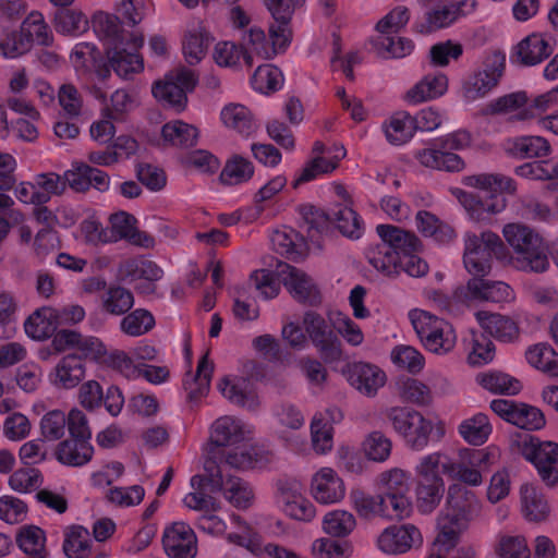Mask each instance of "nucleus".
Listing matches in <instances>:
<instances>
[{"label":"nucleus","mask_w":558,"mask_h":558,"mask_svg":"<svg viewBox=\"0 0 558 558\" xmlns=\"http://www.w3.org/2000/svg\"><path fill=\"white\" fill-rule=\"evenodd\" d=\"M357 526V519L353 512L342 508H335L324 513L322 531L325 535L342 539L349 537Z\"/></svg>","instance_id":"obj_48"},{"label":"nucleus","mask_w":558,"mask_h":558,"mask_svg":"<svg viewBox=\"0 0 558 558\" xmlns=\"http://www.w3.org/2000/svg\"><path fill=\"white\" fill-rule=\"evenodd\" d=\"M308 235L312 240L316 235L328 231L331 221L337 223L339 231L347 238L360 239L364 232L361 217L349 206L338 205L330 214L315 207H310L304 213Z\"/></svg>","instance_id":"obj_9"},{"label":"nucleus","mask_w":558,"mask_h":558,"mask_svg":"<svg viewBox=\"0 0 558 558\" xmlns=\"http://www.w3.org/2000/svg\"><path fill=\"white\" fill-rule=\"evenodd\" d=\"M59 326V310L51 306L37 308L24 322L26 336L35 341H45L51 338Z\"/></svg>","instance_id":"obj_41"},{"label":"nucleus","mask_w":558,"mask_h":558,"mask_svg":"<svg viewBox=\"0 0 558 558\" xmlns=\"http://www.w3.org/2000/svg\"><path fill=\"white\" fill-rule=\"evenodd\" d=\"M465 269L473 276H485L489 272L493 257L500 258L505 246L498 234L486 230L481 234L465 232L463 235Z\"/></svg>","instance_id":"obj_8"},{"label":"nucleus","mask_w":558,"mask_h":558,"mask_svg":"<svg viewBox=\"0 0 558 558\" xmlns=\"http://www.w3.org/2000/svg\"><path fill=\"white\" fill-rule=\"evenodd\" d=\"M225 456V465L240 471L264 469L272 462V454L259 447L233 446Z\"/></svg>","instance_id":"obj_42"},{"label":"nucleus","mask_w":558,"mask_h":558,"mask_svg":"<svg viewBox=\"0 0 558 558\" xmlns=\"http://www.w3.org/2000/svg\"><path fill=\"white\" fill-rule=\"evenodd\" d=\"M376 232L381 244L368 252L369 264L385 276L392 277L400 272L403 256L418 253L421 240L413 233L392 225H378Z\"/></svg>","instance_id":"obj_4"},{"label":"nucleus","mask_w":558,"mask_h":558,"mask_svg":"<svg viewBox=\"0 0 558 558\" xmlns=\"http://www.w3.org/2000/svg\"><path fill=\"white\" fill-rule=\"evenodd\" d=\"M253 427L234 416H221L210 427V440L217 446H236L253 437Z\"/></svg>","instance_id":"obj_31"},{"label":"nucleus","mask_w":558,"mask_h":558,"mask_svg":"<svg viewBox=\"0 0 558 558\" xmlns=\"http://www.w3.org/2000/svg\"><path fill=\"white\" fill-rule=\"evenodd\" d=\"M468 352V363L472 366H483L490 363L495 356V345L483 333L472 329L464 338Z\"/></svg>","instance_id":"obj_58"},{"label":"nucleus","mask_w":558,"mask_h":558,"mask_svg":"<svg viewBox=\"0 0 558 558\" xmlns=\"http://www.w3.org/2000/svg\"><path fill=\"white\" fill-rule=\"evenodd\" d=\"M493 425L485 413L478 412L465 417L458 425L459 436L471 446H482L490 437Z\"/></svg>","instance_id":"obj_52"},{"label":"nucleus","mask_w":558,"mask_h":558,"mask_svg":"<svg viewBox=\"0 0 558 558\" xmlns=\"http://www.w3.org/2000/svg\"><path fill=\"white\" fill-rule=\"evenodd\" d=\"M162 544L169 558H195L197 554V536L183 521L173 522L165 527Z\"/></svg>","instance_id":"obj_22"},{"label":"nucleus","mask_w":558,"mask_h":558,"mask_svg":"<svg viewBox=\"0 0 558 558\" xmlns=\"http://www.w3.org/2000/svg\"><path fill=\"white\" fill-rule=\"evenodd\" d=\"M349 497L352 509L361 519L399 520L398 515L392 514L395 513L393 509L381 494L371 495L363 489L355 488L350 492Z\"/></svg>","instance_id":"obj_34"},{"label":"nucleus","mask_w":558,"mask_h":558,"mask_svg":"<svg viewBox=\"0 0 558 558\" xmlns=\"http://www.w3.org/2000/svg\"><path fill=\"white\" fill-rule=\"evenodd\" d=\"M440 457L432 453L424 454L414 466L415 502L417 510L423 514L432 513L440 505L445 495L446 485Z\"/></svg>","instance_id":"obj_6"},{"label":"nucleus","mask_w":558,"mask_h":558,"mask_svg":"<svg viewBox=\"0 0 558 558\" xmlns=\"http://www.w3.org/2000/svg\"><path fill=\"white\" fill-rule=\"evenodd\" d=\"M501 232L514 253L511 263L515 269L534 274L549 270V248L537 231L521 222H509Z\"/></svg>","instance_id":"obj_3"},{"label":"nucleus","mask_w":558,"mask_h":558,"mask_svg":"<svg viewBox=\"0 0 558 558\" xmlns=\"http://www.w3.org/2000/svg\"><path fill=\"white\" fill-rule=\"evenodd\" d=\"M520 511L527 522L542 523L549 520L551 507L543 489L533 483H524L519 489Z\"/></svg>","instance_id":"obj_32"},{"label":"nucleus","mask_w":558,"mask_h":558,"mask_svg":"<svg viewBox=\"0 0 558 558\" xmlns=\"http://www.w3.org/2000/svg\"><path fill=\"white\" fill-rule=\"evenodd\" d=\"M275 501L279 510L291 520L311 523L317 518L316 504L303 494L301 484L296 481H278Z\"/></svg>","instance_id":"obj_12"},{"label":"nucleus","mask_w":558,"mask_h":558,"mask_svg":"<svg viewBox=\"0 0 558 558\" xmlns=\"http://www.w3.org/2000/svg\"><path fill=\"white\" fill-rule=\"evenodd\" d=\"M520 451L536 469L539 477L547 486H556L558 480V444L541 441L524 435L520 442Z\"/></svg>","instance_id":"obj_14"},{"label":"nucleus","mask_w":558,"mask_h":558,"mask_svg":"<svg viewBox=\"0 0 558 558\" xmlns=\"http://www.w3.org/2000/svg\"><path fill=\"white\" fill-rule=\"evenodd\" d=\"M308 495L318 506L331 507L340 505L348 495L344 478L331 466H320L308 480Z\"/></svg>","instance_id":"obj_16"},{"label":"nucleus","mask_w":558,"mask_h":558,"mask_svg":"<svg viewBox=\"0 0 558 558\" xmlns=\"http://www.w3.org/2000/svg\"><path fill=\"white\" fill-rule=\"evenodd\" d=\"M198 129L182 120H172L161 128L163 144L171 147L189 148L197 144Z\"/></svg>","instance_id":"obj_50"},{"label":"nucleus","mask_w":558,"mask_h":558,"mask_svg":"<svg viewBox=\"0 0 558 558\" xmlns=\"http://www.w3.org/2000/svg\"><path fill=\"white\" fill-rule=\"evenodd\" d=\"M345 155L347 151L342 145L332 144L330 146H326L322 142H315L310 159L304 163L293 179V187H298L301 184L332 173Z\"/></svg>","instance_id":"obj_15"},{"label":"nucleus","mask_w":558,"mask_h":558,"mask_svg":"<svg viewBox=\"0 0 558 558\" xmlns=\"http://www.w3.org/2000/svg\"><path fill=\"white\" fill-rule=\"evenodd\" d=\"M109 234L111 243L120 240H128L143 246H150L153 238L137 231L136 219L126 211H118L109 217Z\"/></svg>","instance_id":"obj_43"},{"label":"nucleus","mask_w":558,"mask_h":558,"mask_svg":"<svg viewBox=\"0 0 558 558\" xmlns=\"http://www.w3.org/2000/svg\"><path fill=\"white\" fill-rule=\"evenodd\" d=\"M211 486L220 489L225 499L236 509L244 510L253 506L255 493L252 485L238 476L225 477L222 470L208 478Z\"/></svg>","instance_id":"obj_25"},{"label":"nucleus","mask_w":558,"mask_h":558,"mask_svg":"<svg viewBox=\"0 0 558 558\" xmlns=\"http://www.w3.org/2000/svg\"><path fill=\"white\" fill-rule=\"evenodd\" d=\"M284 77L274 64L259 65L251 77L252 88L263 95H269L282 88Z\"/></svg>","instance_id":"obj_63"},{"label":"nucleus","mask_w":558,"mask_h":558,"mask_svg":"<svg viewBox=\"0 0 558 558\" xmlns=\"http://www.w3.org/2000/svg\"><path fill=\"white\" fill-rule=\"evenodd\" d=\"M483 113L504 116L511 122L531 121L529 95L526 92L518 90L499 96L484 107Z\"/></svg>","instance_id":"obj_30"},{"label":"nucleus","mask_w":558,"mask_h":558,"mask_svg":"<svg viewBox=\"0 0 558 558\" xmlns=\"http://www.w3.org/2000/svg\"><path fill=\"white\" fill-rule=\"evenodd\" d=\"M381 130L387 142L393 146L409 143L415 134L412 116L407 111L393 113L383 123Z\"/></svg>","instance_id":"obj_53"},{"label":"nucleus","mask_w":558,"mask_h":558,"mask_svg":"<svg viewBox=\"0 0 558 558\" xmlns=\"http://www.w3.org/2000/svg\"><path fill=\"white\" fill-rule=\"evenodd\" d=\"M85 372L80 356L66 354L49 372L48 381L56 389H73L83 380Z\"/></svg>","instance_id":"obj_40"},{"label":"nucleus","mask_w":558,"mask_h":558,"mask_svg":"<svg viewBox=\"0 0 558 558\" xmlns=\"http://www.w3.org/2000/svg\"><path fill=\"white\" fill-rule=\"evenodd\" d=\"M92 24L98 38L104 41L106 50L108 46L118 44L120 40H126L130 38V35L137 34L122 31L119 19L106 12L95 13Z\"/></svg>","instance_id":"obj_55"},{"label":"nucleus","mask_w":558,"mask_h":558,"mask_svg":"<svg viewBox=\"0 0 558 558\" xmlns=\"http://www.w3.org/2000/svg\"><path fill=\"white\" fill-rule=\"evenodd\" d=\"M231 520L238 531L227 536V541L230 544L242 546L254 555H265L267 558H281L284 546L276 543L263 545L258 534L254 532L247 522L239 515H232Z\"/></svg>","instance_id":"obj_26"},{"label":"nucleus","mask_w":558,"mask_h":558,"mask_svg":"<svg viewBox=\"0 0 558 558\" xmlns=\"http://www.w3.org/2000/svg\"><path fill=\"white\" fill-rule=\"evenodd\" d=\"M19 548L34 558H45L46 556V534L36 525H24L16 535Z\"/></svg>","instance_id":"obj_64"},{"label":"nucleus","mask_w":558,"mask_h":558,"mask_svg":"<svg viewBox=\"0 0 558 558\" xmlns=\"http://www.w3.org/2000/svg\"><path fill=\"white\" fill-rule=\"evenodd\" d=\"M408 317L427 351L445 355L454 349L457 333L449 322L422 308L411 310Z\"/></svg>","instance_id":"obj_7"},{"label":"nucleus","mask_w":558,"mask_h":558,"mask_svg":"<svg viewBox=\"0 0 558 558\" xmlns=\"http://www.w3.org/2000/svg\"><path fill=\"white\" fill-rule=\"evenodd\" d=\"M448 88L449 78L445 73H428L407 90L404 100L410 105L433 101L445 96Z\"/></svg>","instance_id":"obj_36"},{"label":"nucleus","mask_w":558,"mask_h":558,"mask_svg":"<svg viewBox=\"0 0 558 558\" xmlns=\"http://www.w3.org/2000/svg\"><path fill=\"white\" fill-rule=\"evenodd\" d=\"M288 180L284 175L278 174L268 180L255 193L253 204L250 208H258V220H269L276 215V210L271 208V201L278 195L286 186Z\"/></svg>","instance_id":"obj_51"},{"label":"nucleus","mask_w":558,"mask_h":558,"mask_svg":"<svg viewBox=\"0 0 558 558\" xmlns=\"http://www.w3.org/2000/svg\"><path fill=\"white\" fill-rule=\"evenodd\" d=\"M554 49L555 44L550 35L535 32L512 47L510 60L519 65L534 66L546 60Z\"/></svg>","instance_id":"obj_20"},{"label":"nucleus","mask_w":558,"mask_h":558,"mask_svg":"<svg viewBox=\"0 0 558 558\" xmlns=\"http://www.w3.org/2000/svg\"><path fill=\"white\" fill-rule=\"evenodd\" d=\"M475 381L483 389L495 395L514 396L522 389L519 379L500 371L482 372L476 375Z\"/></svg>","instance_id":"obj_56"},{"label":"nucleus","mask_w":558,"mask_h":558,"mask_svg":"<svg viewBox=\"0 0 558 558\" xmlns=\"http://www.w3.org/2000/svg\"><path fill=\"white\" fill-rule=\"evenodd\" d=\"M502 149L515 159H541L550 155L551 145L541 135H519L505 140Z\"/></svg>","instance_id":"obj_35"},{"label":"nucleus","mask_w":558,"mask_h":558,"mask_svg":"<svg viewBox=\"0 0 558 558\" xmlns=\"http://www.w3.org/2000/svg\"><path fill=\"white\" fill-rule=\"evenodd\" d=\"M345 377L348 383L360 393L366 397H374L387 381V375L379 366L356 362L347 367Z\"/></svg>","instance_id":"obj_28"},{"label":"nucleus","mask_w":558,"mask_h":558,"mask_svg":"<svg viewBox=\"0 0 558 558\" xmlns=\"http://www.w3.org/2000/svg\"><path fill=\"white\" fill-rule=\"evenodd\" d=\"M244 63L252 66L256 60H270L275 50L270 47L267 34L258 26L250 27L242 36Z\"/></svg>","instance_id":"obj_46"},{"label":"nucleus","mask_w":558,"mask_h":558,"mask_svg":"<svg viewBox=\"0 0 558 558\" xmlns=\"http://www.w3.org/2000/svg\"><path fill=\"white\" fill-rule=\"evenodd\" d=\"M278 275L290 294L302 302L315 303L318 289L314 280L303 270L288 264L278 265Z\"/></svg>","instance_id":"obj_33"},{"label":"nucleus","mask_w":558,"mask_h":558,"mask_svg":"<svg viewBox=\"0 0 558 558\" xmlns=\"http://www.w3.org/2000/svg\"><path fill=\"white\" fill-rule=\"evenodd\" d=\"M360 450L366 460L383 463L387 461L391 454L392 442L384 433L373 430L364 437Z\"/></svg>","instance_id":"obj_62"},{"label":"nucleus","mask_w":558,"mask_h":558,"mask_svg":"<svg viewBox=\"0 0 558 558\" xmlns=\"http://www.w3.org/2000/svg\"><path fill=\"white\" fill-rule=\"evenodd\" d=\"M217 389L233 404L255 410L259 405L258 396L251 378L242 374H227L217 383Z\"/></svg>","instance_id":"obj_23"},{"label":"nucleus","mask_w":558,"mask_h":558,"mask_svg":"<svg viewBox=\"0 0 558 558\" xmlns=\"http://www.w3.org/2000/svg\"><path fill=\"white\" fill-rule=\"evenodd\" d=\"M466 296L474 301L492 303H512L515 300L514 290L504 281H493L473 278L466 284Z\"/></svg>","instance_id":"obj_38"},{"label":"nucleus","mask_w":558,"mask_h":558,"mask_svg":"<svg viewBox=\"0 0 558 558\" xmlns=\"http://www.w3.org/2000/svg\"><path fill=\"white\" fill-rule=\"evenodd\" d=\"M462 183L484 193V196L480 197L457 186L449 189L450 194L463 208L466 218L476 223L489 221L493 216L501 214L508 206L505 195H514L518 189L514 179L496 172L466 175Z\"/></svg>","instance_id":"obj_1"},{"label":"nucleus","mask_w":558,"mask_h":558,"mask_svg":"<svg viewBox=\"0 0 558 558\" xmlns=\"http://www.w3.org/2000/svg\"><path fill=\"white\" fill-rule=\"evenodd\" d=\"M441 456V470L450 478L470 487H478L484 482V474L500 460V449L496 446H487L482 449L461 448L456 460L444 451L430 452Z\"/></svg>","instance_id":"obj_5"},{"label":"nucleus","mask_w":558,"mask_h":558,"mask_svg":"<svg viewBox=\"0 0 558 558\" xmlns=\"http://www.w3.org/2000/svg\"><path fill=\"white\" fill-rule=\"evenodd\" d=\"M214 373V362L206 352L198 361L196 374L187 373L183 379V390L189 401L197 403L207 396Z\"/></svg>","instance_id":"obj_44"},{"label":"nucleus","mask_w":558,"mask_h":558,"mask_svg":"<svg viewBox=\"0 0 558 558\" xmlns=\"http://www.w3.org/2000/svg\"><path fill=\"white\" fill-rule=\"evenodd\" d=\"M475 319L485 332L500 342L511 343L520 337L518 322L508 315L478 311Z\"/></svg>","instance_id":"obj_39"},{"label":"nucleus","mask_w":558,"mask_h":558,"mask_svg":"<svg viewBox=\"0 0 558 558\" xmlns=\"http://www.w3.org/2000/svg\"><path fill=\"white\" fill-rule=\"evenodd\" d=\"M122 274L129 277L130 282H138L135 288L143 293L154 291V282L160 280L163 271L154 262L148 259L128 260L122 268Z\"/></svg>","instance_id":"obj_45"},{"label":"nucleus","mask_w":558,"mask_h":558,"mask_svg":"<svg viewBox=\"0 0 558 558\" xmlns=\"http://www.w3.org/2000/svg\"><path fill=\"white\" fill-rule=\"evenodd\" d=\"M198 82L195 71L180 66L157 81L151 88L154 97L165 106L181 112L187 105V93L194 90Z\"/></svg>","instance_id":"obj_10"},{"label":"nucleus","mask_w":558,"mask_h":558,"mask_svg":"<svg viewBox=\"0 0 558 558\" xmlns=\"http://www.w3.org/2000/svg\"><path fill=\"white\" fill-rule=\"evenodd\" d=\"M415 226L423 236L430 238L439 244H449L457 236L451 226L442 222L435 215L426 210L417 211Z\"/></svg>","instance_id":"obj_54"},{"label":"nucleus","mask_w":558,"mask_h":558,"mask_svg":"<svg viewBox=\"0 0 558 558\" xmlns=\"http://www.w3.org/2000/svg\"><path fill=\"white\" fill-rule=\"evenodd\" d=\"M302 325L320 357L325 362H333L340 359L341 342L328 322L320 314L308 311L302 317Z\"/></svg>","instance_id":"obj_17"},{"label":"nucleus","mask_w":558,"mask_h":558,"mask_svg":"<svg viewBox=\"0 0 558 558\" xmlns=\"http://www.w3.org/2000/svg\"><path fill=\"white\" fill-rule=\"evenodd\" d=\"M411 475L408 471L401 468H391L380 472L376 480V487L381 492L385 500L393 509V514L399 517V520L407 519L413 511V504L410 492Z\"/></svg>","instance_id":"obj_11"},{"label":"nucleus","mask_w":558,"mask_h":558,"mask_svg":"<svg viewBox=\"0 0 558 558\" xmlns=\"http://www.w3.org/2000/svg\"><path fill=\"white\" fill-rule=\"evenodd\" d=\"M312 558H351L353 546L330 536H319L312 541L308 548Z\"/></svg>","instance_id":"obj_60"},{"label":"nucleus","mask_w":558,"mask_h":558,"mask_svg":"<svg viewBox=\"0 0 558 558\" xmlns=\"http://www.w3.org/2000/svg\"><path fill=\"white\" fill-rule=\"evenodd\" d=\"M506 65L504 53L489 54L483 66L474 71L463 83L462 96L468 104L475 102L490 94L498 85Z\"/></svg>","instance_id":"obj_13"},{"label":"nucleus","mask_w":558,"mask_h":558,"mask_svg":"<svg viewBox=\"0 0 558 558\" xmlns=\"http://www.w3.org/2000/svg\"><path fill=\"white\" fill-rule=\"evenodd\" d=\"M526 362L550 377H558V353L547 343H537L525 352Z\"/></svg>","instance_id":"obj_61"},{"label":"nucleus","mask_w":558,"mask_h":558,"mask_svg":"<svg viewBox=\"0 0 558 558\" xmlns=\"http://www.w3.org/2000/svg\"><path fill=\"white\" fill-rule=\"evenodd\" d=\"M213 37L201 20L190 21L182 35L181 51L190 65H196L206 57Z\"/></svg>","instance_id":"obj_27"},{"label":"nucleus","mask_w":558,"mask_h":558,"mask_svg":"<svg viewBox=\"0 0 558 558\" xmlns=\"http://www.w3.org/2000/svg\"><path fill=\"white\" fill-rule=\"evenodd\" d=\"M481 501L476 494L463 485L451 484L446 502L436 519L437 546L456 548L471 521L478 514Z\"/></svg>","instance_id":"obj_2"},{"label":"nucleus","mask_w":558,"mask_h":558,"mask_svg":"<svg viewBox=\"0 0 558 558\" xmlns=\"http://www.w3.org/2000/svg\"><path fill=\"white\" fill-rule=\"evenodd\" d=\"M144 44L142 34L130 35L126 40L108 46L106 56L111 69L121 78H131L144 70V60L138 50Z\"/></svg>","instance_id":"obj_18"},{"label":"nucleus","mask_w":558,"mask_h":558,"mask_svg":"<svg viewBox=\"0 0 558 558\" xmlns=\"http://www.w3.org/2000/svg\"><path fill=\"white\" fill-rule=\"evenodd\" d=\"M253 162L239 154L231 155L220 172L219 180L223 185L235 186L248 182L254 175Z\"/></svg>","instance_id":"obj_57"},{"label":"nucleus","mask_w":558,"mask_h":558,"mask_svg":"<svg viewBox=\"0 0 558 558\" xmlns=\"http://www.w3.org/2000/svg\"><path fill=\"white\" fill-rule=\"evenodd\" d=\"M414 158L422 167L430 170L461 172L465 169V161L462 157L456 153L447 151L437 138L428 143L427 146L416 149Z\"/></svg>","instance_id":"obj_24"},{"label":"nucleus","mask_w":558,"mask_h":558,"mask_svg":"<svg viewBox=\"0 0 558 558\" xmlns=\"http://www.w3.org/2000/svg\"><path fill=\"white\" fill-rule=\"evenodd\" d=\"M94 454V448L86 439L71 437L59 442L56 448V459L64 465L82 466L88 463Z\"/></svg>","instance_id":"obj_49"},{"label":"nucleus","mask_w":558,"mask_h":558,"mask_svg":"<svg viewBox=\"0 0 558 558\" xmlns=\"http://www.w3.org/2000/svg\"><path fill=\"white\" fill-rule=\"evenodd\" d=\"M371 49L384 59H400L410 56L414 49L411 39L397 34H380L369 39Z\"/></svg>","instance_id":"obj_47"},{"label":"nucleus","mask_w":558,"mask_h":558,"mask_svg":"<svg viewBox=\"0 0 558 558\" xmlns=\"http://www.w3.org/2000/svg\"><path fill=\"white\" fill-rule=\"evenodd\" d=\"M272 248L280 255L290 259L296 260L304 256L306 244L303 238L290 228H283L272 232L271 238Z\"/></svg>","instance_id":"obj_59"},{"label":"nucleus","mask_w":558,"mask_h":558,"mask_svg":"<svg viewBox=\"0 0 558 558\" xmlns=\"http://www.w3.org/2000/svg\"><path fill=\"white\" fill-rule=\"evenodd\" d=\"M221 125L244 140L255 136L258 131V123L252 110L240 102H228L222 106L219 113Z\"/></svg>","instance_id":"obj_29"},{"label":"nucleus","mask_w":558,"mask_h":558,"mask_svg":"<svg viewBox=\"0 0 558 558\" xmlns=\"http://www.w3.org/2000/svg\"><path fill=\"white\" fill-rule=\"evenodd\" d=\"M274 418L277 436L288 448L300 451L306 445L305 436L296 434L305 423L302 412L293 404L283 403L275 408Z\"/></svg>","instance_id":"obj_21"},{"label":"nucleus","mask_w":558,"mask_h":558,"mask_svg":"<svg viewBox=\"0 0 558 558\" xmlns=\"http://www.w3.org/2000/svg\"><path fill=\"white\" fill-rule=\"evenodd\" d=\"M434 432H436V441H438L445 434L442 423H435L416 411L409 427L401 437L411 449L422 451L428 447Z\"/></svg>","instance_id":"obj_37"},{"label":"nucleus","mask_w":558,"mask_h":558,"mask_svg":"<svg viewBox=\"0 0 558 558\" xmlns=\"http://www.w3.org/2000/svg\"><path fill=\"white\" fill-rule=\"evenodd\" d=\"M421 530L412 523L392 524L385 527L376 537V547L389 556L409 553L423 545Z\"/></svg>","instance_id":"obj_19"}]
</instances>
